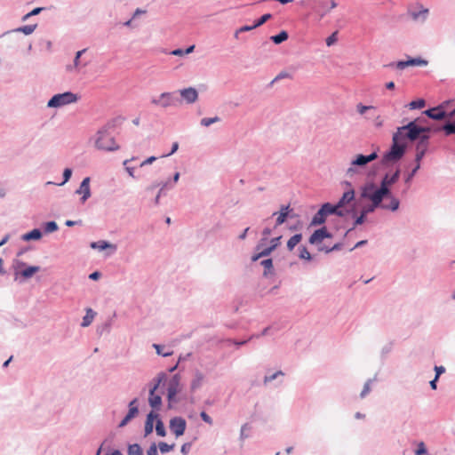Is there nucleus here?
<instances>
[{"label": "nucleus", "instance_id": "e2e57ef3", "mask_svg": "<svg viewBox=\"0 0 455 455\" xmlns=\"http://www.w3.org/2000/svg\"><path fill=\"white\" fill-rule=\"evenodd\" d=\"M178 148H179V143L178 142H174L172 144V151L169 154L165 155L164 156H168L172 155L173 153H175L178 150Z\"/></svg>", "mask_w": 455, "mask_h": 455}, {"label": "nucleus", "instance_id": "6ab92c4d", "mask_svg": "<svg viewBox=\"0 0 455 455\" xmlns=\"http://www.w3.org/2000/svg\"><path fill=\"white\" fill-rule=\"evenodd\" d=\"M323 212L326 214H337L339 216H344L346 214V211L340 210L339 206L337 204L333 205L331 204L326 203L322 207Z\"/></svg>", "mask_w": 455, "mask_h": 455}, {"label": "nucleus", "instance_id": "cd10ccee", "mask_svg": "<svg viewBox=\"0 0 455 455\" xmlns=\"http://www.w3.org/2000/svg\"><path fill=\"white\" fill-rule=\"evenodd\" d=\"M270 235H271V229L268 228H266L262 232L263 237L261 238L260 242L257 245V251H259L262 247H264L266 245V242Z\"/></svg>", "mask_w": 455, "mask_h": 455}, {"label": "nucleus", "instance_id": "a18cd8bd", "mask_svg": "<svg viewBox=\"0 0 455 455\" xmlns=\"http://www.w3.org/2000/svg\"><path fill=\"white\" fill-rule=\"evenodd\" d=\"M57 229H58V226H57L56 222L49 221L46 223V226H45L46 232L51 233V232L56 231Z\"/></svg>", "mask_w": 455, "mask_h": 455}, {"label": "nucleus", "instance_id": "4be33fe9", "mask_svg": "<svg viewBox=\"0 0 455 455\" xmlns=\"http://www.w3.org/2000/svg\"><path fill=\"white\" fill-rule=\"evenodd\" d=\"M289 205L282 206L280 209V212L278 213V216L276 218V226L282 225L285 222L288 215H289Z\"/></svg>", "mask_w": 455, "mask_h": 455}, {"label": "nucleus", "instance_id": "9d476101", "mask_svg": "<svg viewBox=\"0 0 455 455\" xmlns=\"http://www.w3.org/2000/svg\"><path fill=\"white\" fill-rule=\"evenodd\" d=\"M281 238H282V236L273 238L270 242L271 243L270 246L262 247L259 251V253L252 256V258H251L252 261H257L260 258L269 255L280 244Z\"/></svg>", "mask_w": 455, "mask_h": 455}, {"label": "nucleus", "instance_id": "2eb2a0df", "mask_svg": "<svg viewBox=\"0 0 455 455\" xmlns=\"http://www.w3.org/2000/svg\"><path fill=\"white\" fill-rule=\"evenodd\" d=\"M428 117L434 120H442L445 117L446 112L443 105H440L436 108L427 109L424 112Z\"/></svg>", "mask_w": 455, "mask_h": 455}, {"label": "nucleus", "instance_id": "864d4df0", "mask_svg": "<svg viewBox=\"0 0 455 455\" xmlns=\"http://www.w3.org/2000/svg\"><path fill=\"white\" fill-rule=\"evenodd\" d=\"M283 373L281 371H279L270 376H266L264 379V382L265 383L270 382V381L274 380L278 375H283Z\"/></svg>", "mask_w": 455, "mask_h": 455}, {"label": "nucleus", "instance_id": "4c0bfd02", "mask_svg": "<svg viewBox=\"0 0 455 455\" xmlns=\"http://www.w3.org/2000/svg\"><path fill=\"white\" fill-rule=\"evenodd\" d=\"M220 121V118L218 116L215 117H204L201 120V124L203 126H209L212 124L217 123Z\"/></svg>", "mask_w": 455, "mask_h": 455}, {"label": "nucleus", "instance_id": "79ce46f5", "mask_svg": "<svg viewBox=\"0 0 455 455\" xmlns=\"http://www.w3.org/2000/svg\"><path fill=\"white\" fill-rule=\"evenodd\" d=\"M372 123L375 127L380 128L383 126L384 119L380 115H377L373 116Z\"/></svg>", "mask_w": 455, "mask_h": 455}, {"label": "nucleus", "instance_id": "3c124183", "mask_svg": "<svg viewBox=\"0 0 455 455\" xmlns=\"http://www.w3.org/2000/svg\"><path fill=\"white\" fill-rule=\"evenodd\" d=\"M337 41V32L332 33L330 36L326 39V44L328 46L332 45Z\"/></svg>", "mask_w": 455, "mask_h": 455}, {"label": "nucleus", "instance_id": "f257e3e1", "mask_svg": "<svg viewBox=\"0 0 455 455\" xmlns=\"http://www.w3.org/2000/svg\"><path fill=\"white\" fill-rule=\"evenodd\" d=\"M429 131L428 128L419 127L416 121L397 128L392 138V146L382 159L383 164L396 162L404 155L408 141H414Z\"/></svg>", "mask_w": 455, "mask_h": 455}, {"label": "nucleus", "instance_id": "ddd939ff", "mask_svg": "<svg viewBox=\"0 0 455 455\" xmlns=\"http://www.w3.org/2000/svg\"><path fill=\"white\" fill-rule=\"evenodd\" d=\"M183 101L188 104L195 103L198 99V92L193 87L185 88L180 91Z\"/></svg>", "mask_w": 455, "mask_h": 455}, {"label": "nucleus", "instance_id": "7c9ffc66", "mask_svg": "<svg viewBox=\"0 0 455 455\" xmlns=\"http://www.w3.org/2000/svg\"><path fill=\"white\" fill-rule=\"evenodd\" d=\"M287 38L288 34L286 31H282L278 35L271 36V40L276 44L283 43V41L287 40Z\"/></svg>", "mask_w": 455, "mask_h": 455}, {"label": "nucleus", "instance_id": "a211bd4d", "mask_svg": "<svg viewBox=\"0 0 455 455\" xmlns=\"http://www.w3.org/2000/svg\"><path fill=\"white\" fill-rule=\"evenodd\" d=\"M427 140H428V135H427V134H423L420 137V141L417 146V154H416V159H415L417 162V164H419L420 160L424 156L425 150L427 148Z\"/></svg>", "mask_w": 455, "mask_h": 455}, {"label": "nucleus", "instance_id": "b1692460", "mask_svg": "<svg viewBox=\"0 0 455 455\" xmlns=\"http://www.w3.org/2000/svg\"><path fill=\"white\" fill-rule=\"evenodd\" d=\"M325 219H326V214L324 213V212H323V209L321 208L313 217L311 224L312 225H321V224L324 223Z\"/></svg>", "mask_w": 455, "mask_h": 455}, {"label": "nucleus", "instance_id": "f3484780", "mask_svg": "<svg viewBox=\"0 0 455 455\" xmlns=\"http://www.w3.org/2000/svg\"><path fill=\"white\" fill-rule=\"evenodd\" d=\"M77 194H82V203H84L91 196L90 178H84L76 190Z\"/></svg>", "mask_w": 455, "mask_h": 455}, {"label": "nucleus", "instance_id": "a19ab883", "mask_svg": "<svg viewBox=\"0 0 455 455\" xmlns=\"http://www.w3.org/2000/svg\"><path fill=\"white\" fill-rule=\"evenodd\" d=\"M272 15L270 13L264 14L261 16L254 24V27H259L263 25L265 22H267L268 20H270Z\"/></svg>", "mask_w": 455, "mask_h": 455}, {"label": "nucleus", "instance_id": "7ed1b4c3", "mask_svg": "<svg viewBox=\"0 0 455 455\" xmlns=\"http://www.w3.org/2000/svg\"><path fill=\"white\" fill-rule=\"evenodd\" d=\"M378 158V153L376 150L371 152L368 156H364L362 154L356 155L355 159L351 161L350 166L347 170V176L349 178H353L358 173V168L363 167L370 162H372Z\"/></svg>", "mask_w": 455, "mask_h": 455}, {"label": "nucleus", "instance_id": "5701e85b", "mask_svg": "<svg viewBox=\"0 0 455 455\" xmlns=\"http://www.w3.org/2000/svg\"><path fill=\"white\" fill-rule=\"evenodd\" d=\"M302 239L301 234H296L293 236H291L288 242H287V249L291 251L296 245H298Z\"/></svg>", "mask_w": 455, "mask_h": 455}, {"label": "nucleus", "instance_id": "aec40b11", "mask_svg": "<svg viewBox=\"0 0 455 455\" xmlns=\"http://www.w3.org/2000/svg\"><path fill=\"white\" fill-rule=\"evenodd\" d=\"M355 198V191L354 189H349L347 192H345L342 196V197L339 199L338 205L339 206L340 210H343L345 205L352 202Z\"/></svg>", "mask_w": 455, "mask_h": 455}, {"label": "nucleus", "instance_id": "c9c22d12", "mask_svg": "<svg viewBox=\"0 0 455 455\" xmlns=\"http://www.w3.org/2000/svg\"><path fill=\"white\" fill-rule=\"evenodd\" d=\"M129 455H143L142 450L138 444L129 446Z\"/></svg>", "mask_w": 455, "mask_h": 455}, {"label": "nucleus", "instance_id": "680f3d73", "mask_svg": "<svg viewBox=\"0 0 455 455\" xmlns=\"http://www.w3.org/2000/svg\"><path fill=\"white\" fill-rule=\"evenodd\" d=\"M257 27H254V25L252 26H243L242 28H239L238 32H245V31H250L253 28H256Z\"/></svg>", "mask_w": 455, "mask_h": 455}, {"label": "nucleus", "instance_id": "c85d7f7f", "mask_svg": "<svg viewBox=\"0 0 455 455\" xmlns=\"http://www.w3.org/2000/svg\"><path fill=\"white\" fill-rule=\"evenodd\" d=\"M203 381H204V375L200 372H196L195 379H193V381L191 383V388L193 390H195V389L200 387Z\"/></svg>", "mask_w": 455, "mask_h": 455}, {"label": "nucleus", "instance_id": "69168bd1", "mask_svg": "<svg viewBox=\"0 0 455 455\" xmlns=\"http://www.w3.org/2000/svg\"><path fill=\"white\" fill-rule=\"evenodd\" d=\"M369 391H370V386L368 383H366L363 387L362 393H361V396L363 397L367 393H369Z\"/></svg>", "mask_w": 455, "mask_h": 455}, {"label": "nucleus", "instance_id": "bb28decb", "mask_svg": "<svg viewBox=\"0 0 455 455\" xmlns=\"http://www.w3.org/2000/svg\"><path fill=\"white\" fill-rule=\"evenodd\" d=\"M39 270H40L39 267L31 266V267H28L25 268L24 270H22L20 274L24 278H30L32 275H34Z\"/></svg>", "mask_w": 455, "mask_h": 455}, {"label": "nucleus", "instance_id": "6e6552de", "mask_svg": "<svg viewBox=\"0 0 455 455\" xmlns=\"http://www.w3.org/2000/svg\"><path fill=\"white\" fill-rule=\"evenodd\" d=\"M181 391L180 377L175 374L168 382L167 397L169 402L175 400L176 395Z\"/></svg>", "mask_w": 455, "mask_h": 455}, {"label": "nucleus", "instance_id": "58836bf2", "mask_svg": "<svg viewBox=\"0 0 455 455\" xmlns=\"http://www.w3.org/2000/svg\"><path fill=\"white\" fill-rule=\"evenodd\" d=\"M299 257L302 259L310 260L311 259V254L307 251V249L304 246L299 248Z\"/></svg>", "mask_w": 455, "mask_h": 455}, {"label": "nucleus", "instance_id": "603ef678", "mask_svg": "<svg viewBox=\"0 0 455 455\" xmlns=\"http://www.w3.org/2000/svg\"><path fill=\"white\" fill-rule=\"evenodd\" d=\"M200 417H201V419H202L204 422H206L207 424H209V425H212V418H211V417H210V416H209L205 411H202V412L200 413Z\"/></svg>", "mask_w": 455, "mask_h": 455}, {"label": "nucleus", "instance_id": "bf43d9fd", "mask_svg": "<svg viewBox=\"0 0 455 455\" xmlns=\"http://www.w3.org/2000/svg\"><path fill=\"white\" fill-rule=\"evenodd\" d=\"M435 379H438L439 376L444 372L445 369L444 367L443 366H435Z\"/></svg>", "mask_w": 455, "mask_h": 455}, {"label": "nucleus", "instance_id": "0e129e2a", "mask_svg": "<svg viewBox=\"0 0 455 455\" xmlns=\"http://www.w3.org/2000/svg\"><path fill=\"white\" fill-rule=\"evenodd\" d=\"M172 54L175 56H182L185 54V52L181 49H176L172 52Z\"/></svg>", "mask_w": 455, "mask_h": 455}, {"label": "nucleus", "instance_id": "20e7f679", "mask_svg": "<svg viewBox=\"0 0 455 455\" xmlns=\"http://www.w3.org/2000/svg\"><path fill=\"white\" fill-rule=\"evenodd\" d=\"M95 146L98 149L107 151H113L119 148V146L115 141L114 137L106 131L98 132Z\"/></svg>", "mask_w": 455, "mask_h": 455}, {"label": "nucleus", "instance_id": "052dcab7", "mask_svg": "<svg viewBox=\"0 0 455 455\" xmlns=\"http://www.w3.org/2000/svg\"><path fill=\"white\" fill-rule=\"evenodd\" d=\"M147 455H157V449L156 444H152L147 451Z\"/></svg>", "mask_w": 455, "mask_h": 455}, {"label": "nucleus", "instance_id": "8fccbe9b", "mask_svg": "<svg viewBox=\"0 0 455 455\" xmlns=\"http://www.w3.org/2000/svg\"><path fill=\"white\" fill-rule=\"evenodd\" d=\"M420 164H416L415 168L411 171V172L407 176L405 179V182L409 184L413 178V176L416 174L417 171L419 169Z\"/></svg>", "mask_w": 455, "mask_h": 455}, {"label": "nucleus", "instance_id": "ea45409f", "mask_svg": "<svg viewBox=\"0 0 455 455\" xmlns=\"http://www.w3.org/2000/svg\"><path fill=\"white\" fill-rule=\"evenodd\" d=\"M36 28V25H27V26L20 28L18 29V31H21L25 35H30L35 31Z\"/></svg>", "mask_w": 455, "mask_h": 455}, {"label": "nucleus", "instance_id": "5fc2aeb1", "mask_svg": "<svg viewBox=\"0 0 455 455\" xmlns=\"http://www.w3.org/2000/svg\"><path fill=\"white\" fill-rule=\"evenodd\" d=\"M261 265L265 267L267 270H270L273 267V262L271 259H264L261 262Z\"/></svg>", "mask_w": 455, "mask_h": 455}, {"label": "nucleus", "instance_id": "dca6fc26", "mask_svg": "<svg viewBox=\"0 0 455 455\" xmlns=\"http://www.w3.org/2000/svg\"><path fill=\"white\" fill-rule=\"evenodd\" d=\"M137 399H133L129 403V411L127 415L124 418V419L120 422L119 427H124L132 419L135 418V416L138 414L139 410L136 406Z\"/></svg>", "mask_w": 455, "mask_h": 455}, {"label": "nucleus", "instance_id": "a878e982", "mask_svg": "<svg viewBox=\"0 0 455 455\" xmlns=\"http://www.w3.org/2000/svg\"><path fill=\"white\" fill-rule=\"evenodd\" d=\"M42 236V233L39 229H33L32 231L25 234L23 235V240L29 241V240H38Z\"/></svg>", "mask_w": 455, "mask_h": 455}, {"label": "nucleus", "instance_id": "0eeeda50", "mask_svg": "<svg viewBox=\"0 0 455 455\" xmlns=\"http://www.w3.org/2000/svg\"><path fill=\"white\" fill-rule=\"evenodd\" d=\"M374 188H375V185L371 183V184L366 185L363 188V191H362V196L370 199L371 202V205L363 209V211H367V213L372 212L377 207H379V206L382 207V205H383V204H381L382 200H379L378 203H375V201L373 199Z\"/></svg>", "mask_w": 455, "mask_h": 455}, {"label": "nucleus", "instance_id": "09e8293b", "mask_svg": "<svg viewBox=\"0 0 455 455\" xmlns=\"http://www.w3.org/2000/svg\"><path fill=\"white\" fill-rule=\"evenodd\" d=\"M427 453V449L424 443H420L418 445V449L415 451L416 455H424Z\"/></svg>", "mask_w": 455, "mask_h": 455}, {"label": "nucleus", "instance_id": "4468645a", "mask_svg": "<svg viewBox=\"0 0 455 455\" xmlns=\"http://www.w3.org/2000/svg\"><path fill=\"white\" fill-rule=\"evenodd\" d=\"M331 235L328 233L326 228H322L315 230L309 237V243L311 244H319L324 238H329Z\"/></svg>", "mask_w": 455, "mask_h": 455}, {"label": "nucleus", "instance_id": "de8ad7c7", "mask_svg": "<svg viewBox=\"0 0 455 455\" xmlns=\"http://www.w3.org/2000/svg\"><path fill=\"white\" fill-rule=\"evenodd\" d=\"M71 175H72V171H71V169H69V168H66V169L64 170V172H63V178H64V180H63L61 183H60L59 185H60V186H61V185L65 184L66 182H68V180L70 179Z\"/></svg>", "mask_w": 455, "mask_h": 455}, {"label": "nucleus", "instance_id": "393cba45", "mask_svg": "<svg viewBox=\"0 0 455 455\" xmlns=\"http://www.w3.org/2000/svg\"><path fill=\"white\" fill-rule=\"evenodd\" d=\"M95 315L96 314H95V312L92 309L88 308L86 310V315L83 318V322H82L81 325L83 327L89 326L92 323V322L93 321Z\"/></svg>", "mask_w": 455, "mask_h": 455}, {"label": "nucleus", "instance_id": "37998d69", "mask_svg": "<svg viewBox=\"0 0 455 455\" xmlns=\"http://www.w3.org/2000/svg\"><path fill=\"white\" fill-rule=\"evenodd\" d=\"M154 347L156 348V353L160 355H163V356H169L172 354V351H164V347L160 346V345H156L155 344L154 345Z\"/></svg>", "mask_w": 455, "mask_h": 455}, {"label": "nucleus", "instance_id": "2f4dec72", "mask_svg": "<svg viewBox=\"0 0 455 455\" xmlns=\"http://www.w3.org/2000/svg\"><path fill=\"white\" fill-rule=\"evenodd\" d=\"M425 105H426L425 100L422 99H419V100H413V101L410 102L408 107L410 108V109H416V108H422L425 107Z\"/></svg>", "mask_w": 455, "mask_h": 455}, {"label": "nucleus", "instance_id": "423d86ee", "mask_svg": "<svg viewBox=\"0 0 455 455\" xmlns=\"http://www.w3.org/2000/svg\"><path fill=\"white\" fill-rule=\"evenodd\" d=\"M151 103L155 106L166 108L177 106L179 103H181V101L176 99L172 92H163L157 98L152 99Z\"/></svg>", "mask_w": 455, "mask_h": 455}, {"label": "nucleus", "instance_id": "774afa93", "mask_svg": "<svg viewBox=\"0 0 455 455\" xmlns=\"http://www.w3.org/2000/svg\"><path fill=\"white\" fill-rule=\"evenodd\" d=\"M449 118L450 120H453L455 121V108H454V110L451 111L450 114H449Z\"/></svg>", "mask_w": 455, "mask_h": 455}, {"label": "nucleus", "instance_id": "f704fd0d", "mask_svg": "<svg viewBox=\"0 0 455 455\" xmlns=\"http://www.w3.org/2000/svg\"><path fill=\"white\" fill-rule=\"evenodd\" d=\"M174 444H168L166 443L161 442L158 444L159 450L162 453L169 452L173 450Z\"/></svg>", "mask_w": 455, "mask_h": 455}, {"label": "nucleus", "instance_id": "f03ea898", "mask_svg": "<svg viewBox=\"0 0 455 455\" xmlns=\"http://www.w3.org/2000/svg\"><path fill=\"white\" fill-rule=\"evenodd\" d=\"M399 175H400L399 170H397L392 175H388V174L385 175V177L383 178V180L381 181L380 188H374V189H373V191H374L373 199H374L375 203H378L379 200H383L385 197L390 199L389 204H383L382 208H384V209L395 211L399 207L398 199L393 197L391 196V193L389 190V187L392 186L393 184H395L398 180Z\"/></svg>", "mask_w": 455, "mask_h": 455}, {"label": "nucleus", "instance_id": "1a4fd4ad", "mask_svg": "<svg viewBox=\"0 0 455 455\" xmlns=\"http://www.w3.org/2000/svg\"><path fill=\"white\" fill-rule=\"evenodd\" d=\"M187 423L181 417H175L170 421V428L176 436H180L186 430Z\"/></svg>", "mask_w": 455, "mask_h": 455}, {"label": "nucleus", "instance_id": "f8f14e48", "mask_svg": "<svg viewBox=\"0 0 455 455\" xmlns=\"http://www.w3.org/2000/svg\"><path fill=\"white\" fill-rule=\"evenodd\" d=\"M162 381L161 379H158L156 383L154 385V387L149 391V398L148 402L152 408L154 409H159L162 404V398L159 395L156 394V390L157 389L160 382Z\"/></svg>", "mask_w": 455, "mask_h": 455}, {"label": "nucleus", "instance_id": "9b49d317", "mask_svg": "<svg viewBox=\"0 0 455 455\" xmlns=\"http://www.w3.org/2000/svg\"><path fill=\"white\" fill-rule=\"evenodd\" d=\"M427 63H428L427 60H426L420 57H418V58H410L407 60L398 61L395 64V67H396V68L402 70L408 67H412V66L425 67L427 65Z\"/></svg>", "mask_w": 455, "mask_h": 455}, {"label": "nucleus", "instance_id": "49530a36", "mask_svg": "<svg viewBox=\"0 0 455 455\" xmlns=\"http://www.w3.org/2000/svg\"><path fill=\"white\" fill-rule=\"evenodd\" d=\"M134 160V157H132L131 159V161ZM130 162V160H124L123 164L125 166V170L126 172H128V174L132 177V178H135V175H134V168L133 167H130V166H126L127 164Z\"/></svg>", "mask_w": 455, "mask_h": 455}, {"label": "nucleus", "instance_id": "412c9836", "mask_svg": "<svg viewBox=\"0 0 455 455\" xmlns=\"http://www.w3.org/2000/svg\"><path fill=\"white\" fill-rule=\"evenodd\" d=\"M157 418V414H155L153 411H151L145 423V434L149 435L153 432V424L154 419Z\"/></svg>", "mask_w": 455, "mask_h": 455}, {"label": "nucleus", "instance_id": "c756f323", "mask_svg": "<svg viewBox=\"0 0 455 455\" xmlns=\"http://www.w3.org/2000/svg\"><path fill=\"white\" fill-rule=\"evenodd\" d=\"M86 49H83L81 51H78L76 54V57H75V60H74V65L73 66H70V67H68V70H73V69H79L80 68V57L81 55L85 52Z\"/></svg>", "mask_w": 455, "mask_h": 455}, {"label": "nucleus", "instance_id": "e433bc0d", "mask_svg": "<svg viewBox=\"0 0 455 455\" xmlns=\"http://www.w3.org/2000/svg\"><path fill=\"white\" fill-rule=\"evenodd\" d=\"M92 247L94 249L104 250L106 248L112 247V245L105 241H99L92 243Z\"/></svg>", "mask_w": 455, "mask_h": 455}, {"label": "nucleus", "instance_id": "13d9d810", "mask_svg": "<svg viewBox=\"0 0 455 455\" xmlns=\"http://www.w3.org/2000/svg\"><path fill=\"white\" fill-rule=\"evenodd\" d=\"M156 156H150V157L147 158L146 160H144V161L140 164V167H143V166H145V165H147V164H152L154 161H156Z\"/></svg>", "mask_w": 455, "mask_h": 455}, {"label": "nucleus", "instance_id": "338daca9", "mask_svg": "<svg viewBox=\"0 0 455 455\" xmlns=\"http://www.w3.org/2000/svg\"><path fill=\"white\" fill-rule=\"evenodd\" d=\"M100 276V274L99 272H93L90 275V279H92V280H97L99 279Z\"/></svg>", "mask_w": 455, "mask_h": 455}, {"label": "nucleus", "instance_id": "c03bdc74", "mask_svg": "<svg viewBox=\"0 0 455 455\" xmlns=\"http://www.w3.org/2000/svg\"><path fill=\"white\" fill-rule=\"evenodd\" d=\"M375 108L373 106H364L363 104H358L356 106V109L359 114L363 115L367 110L374 109Z\"/></svg>", "mask_w": 455, "mask_h": 455}, {"label": "nucleus", "instance_id": "473e14b6", "mask_svg": "<svg viewBox=\"0 0 455 455\" xmlns=\"http://www.w3.org/2000/svg\"><path fill=\"white\" fill-rule=\"evenodd\" d=\"M452 123L446 124L443 129L445 132L446 135H451L455 133V121L451 120Z\"/></svg>", "mask_w": 455, "mask_h": 455}, {"label": "nucleus", "instance_id": "4d7b16f0", "mask_svg": "<svg viewBox=\"0 0 455 455\" xmlns=\"http://www.w3.org/2000/svg\"><path fill=\"white\" fill-rule=\"evenodd\" d=\"M43 10V8H35L34 10H32L30 12L27 13L23 20H27L28 18H29L30 16H34V15H36L38 14L41 11Z\"/></svg>", "mask_w": 455, "mask_h": 455}, {"label": "nucleus", "instance_id": "72a5a7b5", "mask_svg": "<svg viewBox=\"0 0 455 455\" xmlns=\"http://www.w3.org/2000/svg\"><path fill=\"white\" fill-rule=\"evenodd\" d=\"M156 431L160 436H164L166 435L164 425L160 419L156 421Z\"/></svg>", "mask_w": 455, "mask_h": 455}, {"label": "nucleus", "instance_id": "6e6d98bb", "mask_svg": "<svg viewBox=\"0 0 455 455\" xmlns=\"http://www.w3.org/2000/svg\"><path fill=\"white\" fill-rule=\"evenodd\" d=\"M367 214V211H362L361 215L355 220V225H361L364 221V218Z\"/></svg>", "mask_w": 455, "mask_h": 455}, {"label": "nucleus", "instance_id": "39448f33", "mask_svg": "<svg viewBox=\"0 0 455 455\" xmlns=\"http://www.w3.org/2000/svg\"><path fill=\"white\" fill-rule=\"evenodd\" d=\"M77 101V96L70 92L54 95L49 101L47 106L50 108H59L67 104Z\"/></svg>", "mask_w": 455, "mask_h": 455}]
</instances>
